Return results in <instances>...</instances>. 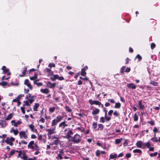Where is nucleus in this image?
I'll return each instance as SVG.
<instances>
[{
  "label": "nucleus",
  "instance_id": "obj_1",
  "mask_svg": "<svg viewBox=\"0 0 160 160\" xmlns=\"http://www.w3.org/2000/svg\"><path fill=\"white\" fill-rule=\"evenodd\" d=\"M81 137L78 134H76L73 137H72L69 141L73 142V144L78 143L81 141Z\"/></svg>",
  "mask_w": 160,
  "mask_h": 160
},
{
  "label": "nucleus",
  "instance_id": "obj_2",
  "mask_svg": "<svg viewBox=\"0 0 160 160\" xmlns=\"http://www.w3.org/2000/svg\"><path fill=\"white\" fill-rule=\"evenodd\" d=\"M63 118V116L60 115L57 116L55 119L52 120L51 124V126L53 127H56L55 126L62 120Z\"/></svg>",
  "mask_w": 160,
  "mask_h": 160
},
{
  "label": "nucleus",
  "instance_id": "obj_3",
  "mask_svg": "<svg viewBox=\"0 0 160 160\" xmlns=\"http://www.w3.org/2000/svg\"><path fill=\"white\" fill-rule=\"evenodd\" d=\"M15 141V138L12 137H11L10 138L9 137L7 138L5 140L6 142L8 144L10 145V146H12L13 145V143L12 142Z\"/></svg>",
  "mask_w": 160,
  "mask_h": 160
},
{
  "label": "nucleus",
  "instance_id": "obj_4",
  "mask_svg": "<svg viewBox=\"0 0 160 160\" xmlns=\"http://www.w3.org/2000/svg\"><path fill=\"white\" fill-rule=\"evenodd\" d=\"M58 153L57 157H56L57 160L62 159L63 158L62 156L64 155V152L62 149H60L59 150Z\"/></svg>",
  "mask_w": 160,
  "mask_h": 160
},
{
  "label": "nucleus",
  "instance_id": "obj_5",
  "mask_svg": "<svg viewBox=\"0 0 160 160\" xmlns=\"http://www.w3.org/2000/svg\"><path fill=\"white\" fill-rule=\"evenodd\" d=\"M73 134V131L71 129H69L67 132L66 134V136H64V138H67L69 141V139H70L72 138V137L71 135H72Z\"/></svg>",
  "mask_w": 160,
  "mask_h": 160
},
{
  "label": "nucleus",
  "instance_id": "obj_6",
  "mask_svg": "<svg viewBox=\"0 0 160 160\" xmlns=\"http://www.w3.org/2000/svg\"><path fill=\"white\" fill-rule=\"evenodd\" d=\"M19 136L20 138H23L24 139H27L28 138V135L24 131H21L19 132Z\"/></svg>",
  "mask_w": 160,
  "mask_h": 160
},
{
  "label": "nucleus",
  "instance_id": "obj_7",
  "mask_svg": "<svg viewBox=\"0 0 160 160\" xmlns=\"http://www.w3.org/2000/svg\"><path fill=\"white\" fill-rule=\"evenodd\" d=\"M52 139H55L53 141V143L52 144V145L55 144L57 145L58 144L60 143V140L55 135L52 136Z\"/></svg>",
  "mask_w": 160,
  "mask_h": 160
},
{
  "label": "nucleus",
  "instance_id": "obj_8",
  "mask_svg": "<svg viewBox=\"0 0 160 160\" xmlns=\"http://www.w3.org/2000/svg\"><path fill=\"white\" fill-rule=\"evenodd\" d=\"M88 102L89 103L91 104V105H92L93 104H95L97 105H98L99 107H100V104H101V102L97 100H92V99H89L88 100Z\"/></svg>",
  "mask_w": 160,
  "mask_h": 160
},
{
  "label": "nucleus",
  "instance_id": "obj_9",
  "mask_svg": "<svg viewBox=\"0 0 160 160\" xmlns=\"http://www.w3.org/2000/svg\"><path fill=\"white\" fill-rule=\"evenodd\" d=\"M35 144L34 141H31L28 145V148L34 150L35 148Z\"/></svg>",
  "mask_w": 160,
  "mask_h": 160
},
{
  "label": "nucleus",
  "instance_id": "obj_10",
  "mask_svg": "<svg viewBox=\"0 0 160 160\" xmlns=\"http://www.w3.org/2000/svg\"><path fill=\"white\" fill-rule=\"evenodd\" d=\"M52 127V128L47 129L46 131L48 132V135H51L54 133L56 127Z\"/></svg>",
  "mask_w": 160,
  "mask_h": 160
},
{
  "label": "nucleus",
  "instance_id": "obj_11",
  "mask_svg": "<svg viewBox=\"0 0 160 160\" xmlns=\"http://www.w3.org/2000/svg\"><path fill=\"white\" fill-rule=\"evenodd\" d=\"M127 86L128 88H132V89H135L136 88L134 83H128Z\"/></svg>",
  "mask_w": 160,
  "mask_h": 160
},
{
  "label": "nucleus",
  "instance_id": "obj_12",
  "mask_svg": "<svg viewBox=\"0 0 160 160\" xmlns=\"http://www.w3.org/2000/svg\"><path fill=\"white\" fill-rule=\"evenodd\" d=\"M35 150H36V151L35 152V154L37 155L40 153V152L39 151L40 148L39 147L37 144H35Z\"/></svg>",
  "mask_w": 160,
  "mask_h": 160
},
{
  "label": "nucleus",
  "instance_id": "obj_13",
  "mask_svg": "<svg viewBox=\"0 0 160 160\" xmlns=\"http://www.w3.org/2000/svg\"><path fill=\"white\" fill-rule=\"evenodd\" d=\"M27 72V67L26 66L24 67L23 68V70L22 71V74H20L19 76L21 77H23L25 76V74L26 72Z\"/></svg>",
  "mask_w": 160,
  "mask_h": 160
},
{
  "label": "nucleus",
  "instance_id": "obj_14",
  "mask_svg": "<svg viewBox=\"0 0 160 160\" xmlns=\"http://www.w3.org/2000/svg\"><path fill=\"white\" fill-rule=\"evenodd\" d=\"M47 85L49 88H52L55 87L56 83H52L50 82H47Z\"/></svg>",
  "mask_w": 160,
  "mask_h": 160
},
{
  "label": "nucleus",
  "instance_id": "obj_15",
  "mask_svg": "<svg viewBox=\"0 0 160 160\" xmlns=\"http://www.w3.org/2000/svg\"><path fill=\"white\" fill-rule=\"evenodd\" d=\"M100 110L98 108H95V109L92 112V114L94 116L98 114L100 112Z\"/></svg>",
  "mask_w": 160,
  "mask_h": 160
},
{
  "label": "nucleus",
  "instance_id": "obj_16",
  "mask_svg": "<svg viewBox=\"0 0 160 160\" xmlns=\"http://www.w3.org/2000/svg\"><path fill=\"white\" fill-rule=\"evenodd\" d=\"M138 105L140 109V110H142L145 108L144 105L143 104H142V101L140 100L138 102Z\"/></svg>",
  "mask_w": 160,
  "mask_h": 160
},
{
  "label": "nucleus",
  "instance_id": "obj_17",
  "mask_svg": "<svg viewBox=\"0 0 160 160\" xmlns=\"http://www.w3.org/2000/svg\"><path fill=\"white\" fill-rule=\"evenodd\" d=\"M2 70H3L2 73L4 74H6L9 71V69H7L6 67L5 66H2Z\"/></svg>",
  "mask_w": 160,
  "mask_h": 160
},
{
  "label": "nucleus",
  "instance_id": "obj_18",
  "mask_svg": "<svg viewBox=\"0 0 160 160\" xmlns=\"http://www.w3.org/2000/svg\"><path fill=\"white\" fill-rule=\"evenodd\" d=\"M40 91L45 94H47L49 92V89L48 88L42 89H40Z\"/></svg>",
  "mask_w": 160,
  "mask_h": 160
},
{
  "label": "nucleus",
  "instance_id": "obj_19",
  "mask_svg": "<svg viewBox=\"0 0 160 160\" xmlns=\"http://www.w3.org/2000/svg\"><path fill=\"white\" fill-rule=\"evenodd\" d=\"M21 158L23 159V160H28V156L26 155L25 152H23L22 156Z\"/></svg>",
  "mask_w": 160,
  "mask_h": 160
},
{
  "label": "nucleus",
  "instance_id": "obj_20",
  "mask_svg": "<svg viewBox=\"0 0 160 160\" xmlns=\"http://www.w3.org/2000/svg\"><path fill=\"white\" fill-rule=\"evenodd\" d=\"M39 106V104L38 103H36L34 105L33 110L35 111H38V108Z\"/></svg>",
  "mask_w": 160,
  "mask_h": 160
},
{
  "label": "nucleus",
  "instance_id": "obj_21",
  "mask_svg": "<svg viewBox=\"0 0 160 160\" xmlns=\"http://www.w3.org/2000/svg\"><path fill=\"white\" fill-rule=\"evenodd\" d=\"M59 75L58 74L54 75L53 77H51L50 79L52 81H55L56 79H58Z\"/></svg>",
  "mask_w": 160,
  "mask_h": 160
},
{
  "label": "nucleus",
  "instance_id": "obj_22",
  "mask_svg": "<svg viewBox=\"0 0 160 160\" xmlns=\"http://www.w3.org/2000/svg\"><path fill=\"white\" fill-rule=\"evenodd\" d=\"M45 71H46L48 74L52 75L53 74V72H52L50 69L48 68H46L45 69Z\"/></svg>",
  "mask_w": 160,
  "mask_h": 160
},
{
  "label": "nucleus",
  "instance_id": "obj_23",
  "mask_svg": "<svg viewBox=\"0 0 160 160\" xmlns=\"http://www.w3.org/2000/svg\"><path fill=\"white\" fill-rule=\"evenodd\" d=\"M10 132H12L13 133L14 135H17L18 133V130L17 129H16V130H15L13 128H12Z\"/></svg>",
  "mask_w": 160,
  "mask_h": 160
},
{
  "label": "nucleus",
  "instance_id": "obj_24",
  "mask_svg": "<svg viewBox=\"0 0 160 160\" xmlns=\"http://www.w3.org/2000/svg\"><path fill=\"white\" fill-rule=\"evenodd\" d=\"M98 128L97 129V130L102 131L104 128V126L102 124H99L98 125Z\"/></svg>",
  "mask_w": 160,
  "mask_h": 160
},
{
  "label": "nucleus",
  "instance_id": "obj_25",
  "mask_svg": "<svg viewBox=\"0 0 160 160\" xmlns=\"http://www.w3.org/2000/svg\"><path fill=\"white\" fill-rule=\"evenodd\" d=\"M136 145L137 147L139 148H141L142 145V142L141 141H138L136 143Z\"/></svg>",
  "mask_w": 160,
  "mask_h": 160
},
{
  "label": "nucleus",
  "instance_id": "obj_26",
  "mask_svg": "<svg viewBox=\"0 0 160 160\" xmlns=\"http://www.w3.org/2000/svg\"><path fill=\"white\" fill-rule=\"evenodd\" d=\"M13 113H11L9 114L7 117L6 118L5 120H10L13 117Z\"/></svg>",
  "mask_w": 160,
  "mask_h": 160
},
{
  "label": "nucleus",
  "instance_id": "obj_27",
  "mask_svg": "<svg viewBox=\"0 0 160 160\" xmlns=\"http://www.w3.org/2000/svg\"><path fill=\"white\" fill-rule=\"evenodd\" d=\"M121 107V104L120 102H116L114 106V108H120Z\"/></svg>",
  "mask_w": 160,
  "mask_h": 160
},
{
  "label": "nucleus",
  "instance_id": "obj_28",
  "mask_svg": "<svg viewBox=\"0 0 160 160\" xmlns=\"http://www.w3.org/2000/svg\"><path fill=\"white\" fill-rule=\"evenodd\" d=\"M156 134H154V137L151 138V140L153 142H158V140L157 139V138L156 137Z\"/></svg>",
  "mask_w": 160,
  "mask_h": 160
},
{
  "label": "nucleus",
  "instance_id": "obj_29",
  "mask_svg": "<svg viewBox=\"0 0 160 160\" xmlns=\"http://www.w3.org/2000/svg\"><path fill=\"white\" fill-rule=\"evenodd\" d=\"M150 83L152 84L153 86H156L158 85V83L154 81L151 80L150 82Z\"/></svg>",
  "mask_w": 160,
  "mask_h": 160
},
{
  "label": "nucleus",
  "instance_id": "obj_30",
  "mask_svg": "<svg viewBox=\"0 0 160 160\" xmlns=\"http://www.w3.org/2000/svg\"><path fill=\"white\" fill-rule=\"evenodd\" d=\"M92 128L95 130H97V122H93L92 124Z\"/></svg>",
  "mask_w": 160,
  "mask_h": 160
},
{
  "label": "nucleus",
  "instance_id": "obj_31",
  "mask_svg": "<svg viewBox=\"0 0 160 160\" xmlns=\"http://www.w3.org/2000/svg\"><path fill=\"white\" fill-rule=\"evenodd\" d=\"M28 126L32 131L34 132V129L35 128L33 124H30Z\"/></svg>",
  "mask_w": 160,
  "mask_h": 160
},
{
  "label": "nucleus",
  "instance_id": "obj_32",
  "mask_svg": "<svg viewBox=\"0 0 160 160\" xmlns=\"http://www.w3.org/2000/svg\"><path fill=\"white\" fill-rule=\"evenodd\" d=\"M21 123L22 122L20 121V120L16 122H15V123L13 125L15 127H17L18 125H20Z\"/></svg>",
  "mask_w": 160,
  "mask_h": 160
},
{
  "label": "nucleus",
  "instance_id": "obj_33",
  "mask_svg": "<svg viewBox=\"0 0 160 160\" xmlns=\"http://www.w3.org/2000/svg\"><path fill=\"white\" fill-rule=\"evenodd\" d=\"M117 158V155L116 154H115L114 155H112L111 154L110 155L109 160L111 159H114L115 158Z\"/></svg>",
  "mask_w": 160,
  "mask_h": 160
},
{
  "label": "nucleus",
  "instance_id": "obj_34",
  "mask_svg": "<svg viewBox=\"0 0 160 160\" xmlns=\"http://www.w3.org/2000/svg\"><path fill=\"white\" fill-rule=\"evenodd\" d=\"M133 152L134 153H138L140 154L142 153V152L141 150L137 149L134 150Z\"/></svg>",
  "mask_w": 160,
  "mask_h": 160
},
{
  "label": "nucleus",
  "instance_id": "obj_35",
  "mask_svg": "<svg viewBox=\"0 0 160 160\" xmlns=\"http://www.w3.org/2000/svg\"><path fill=\"white\" fill-rule=\"evenodd\" d=\"M25 104H23V107L21 108V109L22 111V112L23 114H25Z\"/></svg>",
  "mask_w": 160,
  "mask_h": 160
},
{
  "label": "nucleus",
  "instance_id": "obj_36",
  "mask_svg": "<svg viewBox=\"0 0 160 160\" xmlns=\"http://www.w3.org/2000/svg\"><path fill=\"white\" fill-rule=\"evenodd\" d=\"M58 127L59 128H62V129L64 128V121L62 122L59 124Z\"/></svg>",
  "mask_w": 160,
  "mask_h": 160
},
{
  "label": "nucleus",
  "instance_id": "obj_37",
  "mask_svg": "<svg viewBox=\"0 0 160 160\" xmlns=\"http://www.w3.org/2000/svg\"><path fill=\"white\" fill-rule=\"evenodd\" d=\"M81 74L82 76H86V72H85V71H84V70H83V69H82Z\"/></svg>",
  "mask_w": 160,
  "mask_h": 160
},
{
  "label": "nucleus",
  "instance_id": "obj_38",
  "mask_svg": "<svg viewBox=\"0 0 160 160\" xmlns=\"http://www.w3.org/2000/svg\"><path fill=\"white\" fill-rule=\"evenodd\" d=\"M66 111L68 112H72L71 109L68 106H66L65 107Z\"/></svg>",
  "mask_w": 160,
  "mask_h": 160
},
{
  "label": "nucleus",
  "instance_id": "obj_39",
  "mask_svg": "<svg viewBox=\"0 0 160 160\" xmlns=\"http://www.w3.org/2000/svg\"><path fill=\"white\" fill-rule=\"evenodd\" d=\"M134 120L137 121L138 120V116L136 113H135L133 117Z\"/></svg>",
  "mask_w": 160,
  "mask_h": 160
},
{
  "label": "nucleus",
  "instance_id": "obj_40",
  "mask_svg": "<svg viewBox=\"0 0 160 160\" xmlns=\"http://www.w3.org/2000/svg\"><path fill=\"white\" fill-rule=\"evenodd\" d=\"M126 68V66H122L120 69V72L122 74H124V70Z\"/></svg>",
  "mask_w": 160,
  "mask_h": 160
},
{
  "label": "nucleus",
  "instance_id": "obj_41",
  "mask_svg": "<svg viewBox=\"0 0 160 160\" xmlns=\"http://www.w3.org/2000/svg\"><path fill=\"white\" fill-rule=\"evenodd\" d=\"M38 78V77L36 74H35V75L33 76H32L30 78V79L31 80H34Z\"/></svg>",
  "mask_w": 160,
  "mask_h": 160
},
{
  "label": "nucleus",
  "instance_id": "obj_42",
  "mask_svg": "<svg viewBox=\"0 0 160 160\" xmlns=\"http://www.w3.org/2000/svg\"><path fill=\"white\" fill-rule=\"evenodd\" d=\"M55 109V107H53L52 108L51 107V108H49V111H50V112H51V113H52L54 112Z\"/></svg>",
  "mask_w": 160,
  "mask_h": 160
},
{
  "label": "nucleus",
  "instance_id": "obj_43",
  "mask_svg": "<svg viewBox=\"0 0 160 160\" xmlns=\"http://www.w3.org/2000/svg\"><path fill=\"white\" fill-rule=\"evenodd\" d=\"M136 58H138V61H140L142 59V58L139 54H138L136 56L135 59Z\"/></svg>",
  "mask_w": 160,
  "mask_h": 160
},
{
  "label": "nucleus",
  "instance_id": "obj_44",
  "mask_svg": "<svg viewBox=\"0 0 160 160\" xmlns=\"http://www.w3.org/2000/svg\"><path fill=\"white\" fill-rule=\"evenodd\" d=\"M101 152H100V151L99 150H98L96 151V156L97 157H99L101 154Z\"/></svg>",
  "mask_w": 160,
  "mask_h": 160
},
{
  "label": "nucleus",
  "instance_id": "obj_45",
  "mask_svg": "<svg viewBox=\"0 0 160 160\" xmlns=\"http://www.w3.org/2000/svg\"><path fill=\"white\" fill-rule=\"evenodd\" d=\"M148 123L150 124L151 126H153L155 125L154 121L153 120L148 121Z\"/></svg>",
  "mask_w": 160,
  "mask_h": 160
},
{
  "label": "nucleus",
  "instance_id": "obj_46",
  "mask_svg": "<svg viewBox=\"0 0 160 160\" xmlns=\"http://www.w3.org/2000/svg\"><path fill=\"white\" fill-rule=\"evenodd\" d=\"M158 154V153L157 152H155L154 153H151L150 154V156L151 157H153L154 156H156Z\"/></svg>",
  "mask_w": 160,
  "mask_h": 160
},
{
  "label": "nucleus",
  "instance_id": "obj_47",
  "mask_svg": "<svg viewBox=\"0 0 160 160\" xmlns=\"http://www.w3.org/2000/svg\"><path fill=\"white\" fill-rule=\"evenodd\" d=\"M99 122L103 123H104L105 122V119L103 117H101L100 118Z\"/></svg>",
  "mask_w": 160,
  "mask_h": 160
},
{
  "label": "nucleus",
  "instance_id": "obj_48",
  "mask_svg": "<svg viewBox=\"0 0 160 160\" xmlns=\"http://www.w3.org/2000/svg\"><path fill=\"white\" fill-rule=\"evenodd\" d=\"M113 115L116 117H118L119 115V114L118 112H117V111H115L113 113Z\"/></svg>",
  "mask_w": 160,
  "mask_h": 160
},
{
  "label": "nucleus",
  "instance_id": "obj_49",
  "mask_svg": "<svg viewBox=\"0 0 160 160\" xmlns=\"http://www.w3.org/2000/svg\"><path fill=\"white\" fill-rule=\"evenodd\" d=\"M40 118L41 119L39 120V122L42 123H44L45 122V120L44 118L42 117L41 116L40 117Z\"/></svg>",
  "mask_w": 160,
  "mask_h": 160
},
{
  "label": "nucleus",
  "instance_id": "obj_50",
  "mask_svg": "<svg viewBox=\"0 0 160 160\" xmlns=\"http://www.w3.org/2000/svg\"><path fill=\"white\" fill-rule=\"evenodd\" d=\"M24 94H19V95H18V97H17V99H18L19 100L22 97H24Z\"/></svg>",
  "mask_w": 160,
  "mask_h": 160
},
{
  "label": "nucleus",
  "instance_id": "obj_51",
  "mask_svg": "<svg viewBox=\"0 0 160 160\" xmlns=\"http://www.w3.org/2000/svg\"><path fill=\"white\" fill-rule=\"evenodd\" d=\"M156 47V45L153 43H152L151 44V48L152 50L153 49Z\"/></svg>",
  "mask_w": 160,
  "mask_h": 160
},
{
  "label": "nucleus",
  "instance_id": "obj_52",
  "mask_svg": "<svg viewBox=\"0 0 160 160\" xmlns=\"http://www.w3.org/2000/svg\"><path fill=\"white\" fill-rule=\"evenodd\" d=\"M128 141L127 140H125L123 142V145L124 147H126L128 145Z\"/></svg>",
  "mask_w": 160,
  "mask_h": 160
},
{
  "label": "nucleus",
  "instance_id": "obj_53",
  "mask_svg": "<svg viewBox=\"0 0 160 160\" xmlns=\"http://www.w3.org/2000/svg\"><path fill=\"white\" fill-rule=\"evenodd\" d=\"M108 101L112 103H114L115 102V101L113 99H109Z\"/></svg>",
  "mask_w": 160,
  "mask_h": 160
},
{
  "label": "nucleus",
  "instance_id": "obj_54",
  "mask_svg": "<svg viewBox=\"0 0 160 160\" xmlns=\"http://www.w3.org/2000/svg\"><path fill=\"white\" fill-rule=\"evenodd\" d=\"M121 142L120 139H117L115 140V143L117 144H118Z\"/></svg>",
  "mask_w": 160,
  "mask_h": 160
},
{
  "label": "nucleus",
  "instance_id": "obj_55",
  "mask_svg": "<svg viewBox=\"0 0 160 160\" xmlns=\"http://www.w3.org/2000/svg\"><path fill=\"white\" fill-rule=\"evenodd\" d=\"M131 154L130 153H128L126 154L125 157L127 158H130L131 157Z\"/></svg>",
  "mask_w": 160,
  "mask_h": 160
},
{
  "label": "nucleus",
  "instance_id": "obj_56",
  "mask_svg": "<svg viewBox=\"0 0 160 160\" xmlns=\"http://www.w3.org/2000/svg\"><path fill=\"white\" fill-rule=\"evenodd\" d=\"M158 129H157L156 127H154V129L153 130V132L155 134H156V132H158Z\"/></svg>",
  "mask_w": 160,
  "mask_h": 160
},
{
  "label": "nucleus",
  "instance_id": "obj_57",
  "mask_svg": "<svg viewBox=\"0 0 160 160\" xmlns=\"http://www.w3.org/2000/svg\"><path fill=\"white\" fill-rule=\"evenodd\" d=\"M15 153V150L14 149H12L10 151V153L11 156L14 155Z\"/></svg>",
  "mask_w": 160,
  "mask_h": 160
},
{
  "label": "nucleus",
  "instance_id": "obj_58",
  "mask_svg": "<svg viewBox=\"0 0 160 160\" xmlns=\"http://www.w3.org/2000/svg\"><path fill=\"white\" fill-rule=\"evenodd\" d=\"M48 66L49 67H50V68H52V67H55V64L52 63H50L49 64V65H48Z\"/></svg>",
  "mask_w": 160,
  "mask_h": 160
},
{
  "label": "nucleus",
  "instance_id": "obj_59",
  "mask_svg": "<svg viewBox=\"0 0 160 160\" xmlns=\"http://www.w3.org/2000/svg\"><path fill=\"white\" fill-rule=\"evenodd\" d=\"M29 102L30 103V104L32 103L35 100L33 98H30L28 99Z\"/></svg>",
  "mask_w": 160,
  "mask_h": 160
},
{
  "label": "nucleus",
  "instance_id": "obj_60",
  "mask_svg": "<svg viewBox=\"0 0 160 160\" xmlns=\"http://www.w3.org/2000/svg\"><path fill=\"white\" fill-rule=\"evenodd\" d=\"M113 112V110H111L110 111H109L108 114V115L109 116H111L112 115V113Z\"/></svg>",
  "mask_w": 160,
  "mask_h": 160
},
{
  "label": "nucleus",
  "instance_id": "obj_61",
  "mask_svg": "<svg viewBox=\"0 0 160 160\" xmlns=\"http://www.w3.org/2000/svg\"><path fill=\"white\" fill-rule=\"evenodd\" d=\"M146 147H147L148 148H150V147L151 146V145L149 142L146 143Z\"/></svg>",
  "mask_w": 160,
  "mask_h": 160
},
{
  "label": "nucleus",
  "instance_id": "obj_62",
  "mask_svg": "<svg viewBox=\"0 0 160 160\" xmlns=\"http://www.w3.org/2000/svg\"><path fill=\"white\" fill-rule=\"evenodd\" d=\"M24 102H25V105H26L27 106H30V105L29 104V102L27 100L24 101Z\"/></svg>",
  "mask_w": 160,
  "mask_h": 160
},
{
  "label": "nucleus",
  "instance_id": "obj_63",
  "mask_svg": "<svg viewBox=\"0 0 160 160\" xmlns=\"http://www.w3.org/2000/svg\"><path fill=\"white\" fill-rule=\"evenodd\" d=\"M8 84V83L6 82H3L1 83V85L2 86H6Z\"/></svg>",
  "mask_w": 160,
  "mask_h": 160
},
{
  "label": "nucleus",
  "instance_id": "obj_64",
  "mask_svg": "<svg viewBox=\"0 0 160 160\" xmlns=\"http://www.w3.org/2000/svg\"><path fill=\"white\" fill-rule=\"evenodd\" d=\"M31 94L30 93H28L26 96L25 98L26 99H28L29 98H31Z\"/></svg>",
  "mask_w": 160,
  "mask_h": 160
}]
</instances>
